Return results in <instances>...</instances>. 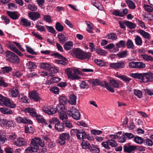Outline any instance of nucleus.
<instances>
[{
    "label": "nucleus",
    "mask_w": 153,
    "mask_h": 153,
    "mask_svg": "<svg viewBox=\"0 0 153 153\" xmlns=\"http://www.w3.org/2000/svg\"><path fill=\"white\" fill-rule=\"evenodd\" d=\"M143 73H134L132 74L131 76L133 78L137 79H142Z\"/></svg>",
    "instance_id": "obj_46"
},
{
    "label": "nucleus",
    "mask_w": 153,
    "mask_h": 153,
    "mask_svg": "<svg viewBox=\"0 0 153 153\" xmlns=\"http://www.w3.org/2000/svg\"><path fill=\"white\" fill-rule=\"evenodd\" d=\"M67 113L69 116L72 117L75 120H78L80 119L81 116L80 113L75 108H71L68 111Z\"/></svg>",
    "instance_id": "obj_5"
},
{
    "label": "nucleus",
    "mask_w": 153,
    "mask_h": 153,
    "mask_svg": "<svg viewBox=\"0 0 153 153\" xmlns=\"http://www.w3.org/2000/svg\"><path fill=\"white\" fill-rule=\"evenodd\" d=\"M89 150L92 153H99L100 151L99 148L94 146H92L89 147Z\"/></svg>",
    "instance_id": "obj_48"
},
{
    "label": "nucleus",
    "mask_w": 153,
    "mask_h": 153,
    "mask_svg": "<svg viewBox=\"0 0 153 153\" xmlns=\"http://www.w3.org/2000/svg\"><path fill=\"white\" fill-rule=\"evenodd\" d=\"M128 7L132 9H134L136 7L134 3L131 0H126V1Z\"/></svg>",
    "instance_id": "obj_32"
},
{
    "label": "nucleus",
    "mask_w": 153,
    "mask_h": 153,
    "mask_svg": "<svg viewBox=\"0 0 153 153\" xmlns=\"http://www.w3.org/2000/svg\"><path fill=\"white\" fill-rule=\"evenodd\" d=\"M79 86L81 88H88V83L84 81H82L80 83Z\"/></svg>",
    "instance_id": "obj_58"
},
{
    "label": "nucleus",
    "mask_w": 153,
    "mask_h": 153,
    "mask_svg": "<svg viewBox=\"0 0 153 153\" xmlns=\"http://www.w3.org/2000/svg\"><path fill=\"white\" fill-rule=\"evenodd\" d=\"M153 78V74L151 72L143 73L142 81L144 82H147Z\"/></svg>",
    "instance_id": "obj_10"
},
{
    "label": "nucleus",
    "mask_w": 153,
    "mask_h": 153,
    "mask_svg": "<svg viewBox=\"0 0 153 153\" xmlns=\"http://www.w3.org/2000/svg\"><path fill=\"white\" fill-rule=\"evenodd\" d=\"M79 130H81L82 131V133L80 134H79V135L80 138H77L78 139L81 140V139L83 140L86 138V133L85 131L83 129H80Z\"/></svg>",
    "instance_id": "obj_60"
},
{
    "label": "nucleus",
    "mask_w": 153,
    "mask_h": 153,
    "mask_svg": "<svg viewBox=\"0 0 153 153\" xmlns=\"http://www.w3.org/2000/svg\"><path fill=\"white\" fill-rule=\"evenodd\" d=\"M98 85H100L102 87L105 86L107 90L112 93H114L115 91L114 89L111 88L110 87L109 84L106 81L103 82L100 81Z\"/></svg>",
    "instance_id": "obj_17"
},
{
    "label": "nucleus",
    "mask_w": 153,
    "mask_h": 153,
    "mask_svg": "<svg viewBox=\"0 0 153 153\" xmlns=\"http://www.w3.org/2000/svg\"><path fill=\"white\" fill-rule=\"evenodd\" d=\"M107 142L109 145L110 146L112 147H116L117 145V144L115 141L112 139H111L107 140Z\"/></svg>",
    "instance_id": "obj_51"
},
{
    "label": "nucleus",
    "mask_w": 153,
    "mask_h": 153,
    "mask_svg": "<svg viewBox=\"0 0 153 153\" xmlns=\"http://www.w3.org/2000/svg\"><path fill=\"white\" fill-rule=\"evenodd\" d=\"M36 27L38 31L40 32H45L46 30L45 27L41 25H36Z\"/></svg>",
    "instance_id": "obj_59"
},
{
    "label": "nucleus",
    "mask_w": 153,
    "mask_h": 153,
    "mask_svg": "<svg viewBox=\"0 0 153 153\" xmlns=\"http://www.w3.org/2000/svg\"><path fill=\"white\" fill-rule=\"evenodd\" d=\"M40 68L46 70L49 69L51 67L50 64L47 63H41L39 65Z\"/></svg>",
    "instance_id": "obj_35"
},
{
    "label": "nucleus",
    "mask_w": 153,
    "mask_h": 153,
    "mask_svg": "<svg viewBox=\"0 0 153 153\" xmlns=\"http://www.w3.org/2000/svg\"><path fill=\"white\" fill-rule=\"evenodd\" d=\"M125 152L128 153H134V152L136 150V146L131 145L130 143L125 145L123 147Z\"/></svg>",
    "instance_id": "obj_7"
},
{
    "label": "nucleus",
    "mask_w": 153,
    "mask_h": 153,
    "mask_svg": "<svg viewBox=\"0 0 153 153\" xmlns=\"http://www.w3.org/2000/svg\"><path fill=\"white\" fill-rule=\"evenodd\" d=\"M117 77L120 78V79L122 80L124 82H125L126 83L129 82L131 80V79L129 77L127 76H126L123 75H118L117 76Z\"/></svg>",
    "instance_id": "obj_27"
},
{
    "label": "nucleus",
    "mask_w": 153,
    "mask_h": 153,
    "mask_svg": "<svg viewBox=\"0 0 153 153\" xmlns=\"http://www.w3.org/2000/svg\"><path fill=\"white\" fill-rule=\"evenodd\" d=\"M56 109V112L58 111L59 114L65 113L67 111L64 105L61 104H58Z\"/></svg>",
    "instance_id": "obj_20"
},
{
    "label": "nucleus",
    "mask_w": 153,
    "mask_h": 153,
    "mask_svg": "<svg viewBox=\"0 0 153 153\" xmlns=\"http://www.w3.org/2000/svg\"><path fill=\"white\" fill-rule=\"evenodd\" d=\"M127 47L128 49L134 50V45L132 41L129 39H128L126 42Z\"/></svg>",
    "instance_id": "obj_33"
},
{
    "label": "nucleus",
    "mask_w": 153,
    "mask_h": 153,
    "mask_svg": "<svg viewBox=\"0 0 153 153\" xmlns=\"http://www.w3.org/2000/svg\"><path fill=\"white\" fill-rule=\"evenodd\" d=\"M55 28L59 32H61L64 30V27L59 22H57L56 23Z\"/></svg>",
    "instance_id": "obj_41"
},
{
    "label": "nucleus",
    "mask_w": 153,
    "mask_h": 153,
    "mask_svg": "<svg viewBox=\"0 0 153 153\" xmlns=\"http://www.w3.org/2000/svg\"><path fill=\"white\" fill-rule=\"evenodd\" d=\"M59 117L60 119L62 120H66L68 119V116L65 113L59 114Z\"/></svg>",
    "instance_id": "obj_63"
},
{
    "label": "nucleus",
    "mask_w": 153,
    "mask_h": 153,
    "mask_svg": "<svg viewBox=\"0 0 153 153\" xmlns=\"http://www.w3.org/2000/svg\"><path fill=\"white\" fill-rule=\"evenodd\" d=\"M26 66L28 69H34L36 67L35 64L31 61H29L26 64Z\"/></svg>",
    "instance_id": "obj_49"
},
{
    "label": "nucleus",
    "mask_w": 153,
    "mask_h": 153,
    "mask_svg": "<svg viewBox=\"0 0 153 153\" xmlns=\"http://www.w3.org/2000/svg\"><path fill=\"white\" fill-rule=\"evenodd\" d=\"M8 95L11 97L15 98L18 96L19 92L18 88L14 87L9 91Z\"/></svg>",
    "instance_id": "obj_14"
},
{
    "label": "nucleus",
    "mask_w": 153,
    "mask_h": 153,
    "mask_svg": "<svg viewBox=\"0 0 153 153\" xmlns=\"http://www.w3.org/2000/svg\"><path fill=\"white\" fill-rule=\"evenodd\" d=\"M25 112L26 113H29L30 115L33 117H35L37 115L36 110L31 107L26 108L25 109Z\"/></svg>",
    "instance_id": "obj_18"
},
{
    "label": "nucleus",
    "mask_w": 153,
    "mask_h": 153,
    "mask_svg": "<svg viewBox=\"0 0 153 153\" xmlns=\"http://www.w3.org/2000/svg\"><path fill=\"white\" fill-rule=\"evenodd\" d=\"M82 130H78L77 129H72L71 131V135L76 134V137L77 138H80L79 135V134L82 133Z\"/></svg>",
    "instance_id": "obj_31"
},
{
    "label": "nucleus",
    "mask_w": 153,
    "mask_h": 153,
    "mask_svg": "<svg viewBox=\"0 0 153 153\" xmlns=\"http://www.w3.org/2000/svg\"><path fill=\"white\" fill-rule=\"evenodd\" d=\"M94 62L100 66H103L106 65V62L101 59H95Z\"/></svg>",
    "instance_id": "obj_42"
},
{
    "label": "nucleus",
    "mask_w": 153,
    "mask_h": 153,
    "mask_svg": "<svg viewBox=\"0 0 153 153\" xmlns=\"http://www.w3.org/2000/svg\"><path fill=\"white\" fill-rule=\"evenodd\" d=\"M134 140L136 143L139 144H142L144 142L143 139L138 136L135 137L134 138Z\"/></svg>",
    "instance_id": "obj_44"
},
{
    "label": "nucleus",
    "mask_w": 153,
    "mask_h": 153,
    "mask_svg": "<svg viewBox=\"0 0 153 153\" xmlns=\"http://www.w3.org/2000/svg\"><path fill=\"white\" fill-rule=\"evenodd\" d=\"M136 45L138 46L141 45L142 44V40L140 37L138 36H136L134 39Z\"/></svg>",
    "instance_id": "obj_38"
},
{
    "label": "nucleus",
    "mask_w": 153,
    "mask_h": 153,
    "mask_svg": "<svg viewBox=\"0 0 153 153\" xmlns=\"http://www.w3.org/2000/svg\"><path fill=\"white\" fill-rule=\"evenodd\" d=\"M20 24L21 25L25 26H30L31 25V23L28 19L23 18H21Z\"/></svg>",
    "instance_id": "obj_25"
},
{
    "label": "nucleus",
    "mask_w": 153,
    "mask_h": 153,
    "mask_svg": "<svg viewBox=\"0 0 153 153\" xmlns=\"http://www.w3.org/2000/svg\"><path fill=\"white\" fill-rule=\"evenodd\" d=\"M35 117L39 123H42L44 122L45 119L40 115L37 114L36 116Z\"/></svg>",
    "instance_id": "obj_62"
},
{
    "label": "nucleus",
    "mask_w": 153,
    "mask_h": 153,
    "mask_svg": "<svg viewBox=\"0 0 153 153\" xmlns=\"http://www.w3.org/2000/svg\"><path fill=\"white\" fill-rule=\"evenodd\" d=\"M140 56L144 60L147 62L153 61V57L147 54H141Z\"/></svg>",
    "instance_id": "obj_30"
},
{
    "label": "nucleus",
    "mask_w": 153,
    "mask_h": 153,
    "mask_svg": "<svg viewBox=\"0 0 153 153\" xmlns=\"http://www.w3.org/2000/svg\"><path fill=\"white\" fill-rule=\"evenodd\" d=\"M117 63V69L123 68L125 67V63L123 61H120Z\"/></svg>",
    "instance_id": "obj_54"
},
{
    "label": "nucleus",
    "mask_w": 153,
    "mask_h": 153,
    "mask_svg": "<svg viewBox=\"0 0 153 153\" xmlns=\"http://www.w3.org/2000/svg\"><path fill=\"white\" fill-rule=\"evenodd\" d=\"M27 7L29 10L32 11H35L37 9V7L34 4H30L27 5Z\"/></svg>",
    "instance_id": "obj_57"
},
{
    "label": "nucleus",
    "mask_w": 153,
    "mask_h": 153,
    "mask_svg": "<svg viewBox=\"0 0 153 153\" xmlns=\"http://www.w3.org/2000/svg\"><path fill=\"white\" fill-rule=\"evenodd\" d=\"M54 121L55 130L59 131H63L65 128L64 124L60 123L59 120L56 118H54Z\"/></svg>",
    "instance_id": "obj_9"
},
{
    "label": "nucleus",
    "mask_w": 153,
    "mask_h": 153,
    "mask_svg": "<svg viewBox=\"0 0 153 153\" xmlns=\"http://www.w3.org/2000/svg\"><path fill=\"white\" fill-rule=\"evenodd\" d=\"M123 135L126 139H130L134 137V135L131 133L123 132Z\"/></svg>",
    "instance_id": "obj_50"
},
{
    "label": "nucleus",
    "mask_w": 153,
    "mask_h": 153,
    "mask_svg": "<svg viewBox=\"0 0 153 153\" xmlns=\"http://www.w3.org/2000/svg\"><path fill=\"white\" fill-rule=\"evenodd\" d=\"M0 111L4 114H11L13 111L10 109H8L6 108H0Z\"/></svg>",
    "instance_id": "obj_29"
},
{
    "label": "nucleus",
    "mask_w": 153,
    "mask_h": 153,
    "mask_svg": "<svg viewBox=\"0 0 153 153\" xmlns=\"http://www.w3.org/2000/svg\"><path fill=\"white\" fill-rule=\"evenodd\" d=\"M12 75L14 78H19L21 77L23 74L19 71L16 70L13 72Z\"/></svg>",
    "instance_id": "obj_36"
},
{
    "label": "nucleus",
    "mask_w": 153,
    "mask_h": 153,
    "mask_svg": "<svg viewBox=\"0 0 153 153\" xmlns=\"http://www.w3.org/2000/svg\"><path fill=\"white\" fill-rule=\"evenodd\" d=\"M29 18L33 21H35L41 17L40 14L37 12H30L28 13Z\"/></svg>",
    "instance_id": "obj_11"
},
{
    "label": "nucleus",
    "mask_w": 153,
    "mask_h": 153,
    "mask_svg": "<svg viewBox=\"0 0 153 153\" xmlns=\"http://www.w3.org/2000/svg\"><path fill=\"white\" fill-rule=\"evenodd\" d=\"M138 33L142 35L145 39H150V36L149 34L145 31L141 30L139 29L138 30Z\"/></svg>",
    "instance_id": "obj_24"
},
{
    "label": "nucleus",
    "mask_w": 153,
    "mask_h": 153,
    "mask_svg": "<svg viewBox=\"0 0 153 153\" xmlns=\"http://www.w3.org/2000/svg\"><path fill=\"white\" fill-rule=\"evenodd\" d=\"M3 102L1 105H4L6 107H8L10 108H13L16 107V104L13 102L11 101L10 99L7 97H4V99H3Z\"/></svg>",
    "instance_id": "obj_6"
},
{
    "label": "nucleus",
    "mask_w": 153,
    "mask_h": 153,
    "mask_svg": "<svg viewBox=\"0 0 153 153\" xmlns=\"http://www.w3.org/2000/svg\"><path fill=\"white\" fill-rule=\"evenodd\" d=\"M73 42L71 41H69L66 42L63 45V47L66 51H69L73 47Z\"/></svg>",
    "instance_id": "obj_23"
},
{
    "label": "nucleus",
    "mask_w": 153,
    "mask_h": 153,
    "mask_svg": "<svg viewBox=\"0 0 153 153\" xmlns=\"http://www.w3.org/2000/svg\"><path fill=\"white\" fill-rule=\"evenodd\" d=\"M143 8L145 11L149 12H152L153 11V8L149 5L144 4Z\"/></svg>",
    "instance_id": "obj_52"
},
{
    "label": "nucleus",
    "mask_w": 153,
    "mask_h": 153,
    "mask_svg": "<svg viewBox=\"0 0 153 153\" xmlns=\"http://www.w3.org/2000/svg\"><path fill=\"white\" fill-rule=\"evenodd\" d=\"M70 100L68 102L72 105L76 104V97L74 94H72L70 96Z\"/></svg>",
    "instance_id": "obj_26"
},
{
    "label": "nucleus",
    "mask_w": 153,
    "mask_h": 153,
    "mask_svg": "<svg viewBox=\"0 0 153 153\" xmlns=\"http://www.w3.org/2000/svg\"><path fill=\"white\" fill-rule=\"evenodd\" d=\"M136 68H143L146 67V65L142 62H136Z\"/></svg>",
    "instance_id": "obj_56"
},
{
    "label": "nucleus",
    "mask_w": 153,
    "mask_h": 153,
    "mask_svg": "<svg viewBox=\"0 0 153 153\" xmlns=\"http://www.w3.org/2000/svg\"><path fill=\"white\" fill-rule=\"evenodd\" d=\"M116 46L117 48H120L121 47H125L126 46V42L124 40H120L119 42L117 43L116 44ZM119 49L117 48V51Z\"/></svg>",
    "instance_id": "obj_43"
},
{
    "label": "nucleus",
    "mask_w": 153,
    "mask_h": 153,
    "mask_svg": "<svg viewBox=\"0 0 153 153\" xmlns=\"http://www.w3.org/2000/svg\"><path fill=\"white\" fill-rule=\"evenodd\" d=\"M27 144L26 141L22 137L17 138L14 144L17 146H22Z\"/></svg>",
    "instance_id": "obj_15"
},
{
    "label": "nucleus",
    "mask_w": 153,
    "mask_h": 153,
    "mask_svg": "<svg viewBox=\"0 0 153 153\" xmlns=\"http://www.w3.org/2000/svg\"><path fill=\"white\" fill-rule=\"evenodd\" d=\"M42 110L45 113L49 115H52L56 113V108H54L51 105L45 106L43 108Z\"/></svg>",
    "instance_id": "obj_8"
},
{
    "label": "nucleus",
    "mask_w": 153,
    "mask_h": 153,
    "mask_svg": "<svg viewBox=\"0 0 153 153\" xmlns=\"http://www.w3.org/2000/svg\"><path fill=\"white\" fill-rule=\"evenodd\" d=\"M133 93L138 98H141L142 97V92L141 91L137 89H134V90Z\"/></svg>",
    "instance_id": "obj_45"
},
{
    "label": "nucleus",
    "mask_w": 153,
    "mask_h": 153,
    "mask_svg": "<svg viewBox=\"0 0 153 153\" xmlns=\"http://www.w3.org/2000/svg\"><path fill=\"white\" fill-rule=\"evenodd\" d=\"M2 71L4 73H8L12 71L13 68L10 66H4L1 68Z\"/></svg>",
    "instance_id": "obj_47"
},
{
    "label": "nucleus",
    "mask_w": 153,
    "mask_h": 153,
    "mask_svg": "<svg viewBox=\"0 0 153 153\" xmlns=\"http://www.w3.org/2000/svg\"><path fill=\"white\" fill-rule=\"evenodd\" d=\"M81 145L82 148L85 149H88L91 147L90 144L88 142H83L82 143Z\"/></svg>",
    "instance_id": "obj_55"
},
{
    "label": "nucleus",
    "mask_w": 153,
    "mask_h": 153,
    "mask_svg": "<svg viewBox=\"0 0 153 153\" xmlns=\"http://www.w3.org/2000/svg\"><path fill=\"white\" fill-rule=\"evenodd\" d=\"M61 59L62 60H56L55 61V62L58 64L62 65H67L68 63V61L65 58H65Z\"/></svg>",
    "instance_id": "obj_28"
},
{
    "label": "nucleus",
    "mask_w": 153,
    "mask_h": 153,
    "mask_svg": "<svg viewBox=\"0 0 153 153\" xmlns=\"http://www.w3.org/2000/svg\"><path fill=\"white\" fill-rule=\"evenodd\" d=\"M74 54L76 58L80 59H88L91 56V53L89 52H84L79 48H75L73 50Z\"/></svg>",
    "instance_id": "obj_2"
},
{
    "label": "nucleus",
    "mask_w": 153,
    "mask_h": 153,
    "mask_svg": "<svg viewBox=\"0 0 153 153\" xmlns=\"http://www.w3.org/2000/svg\"><path fill=\"white\" fill-rule=\"evenodd\" d=\"M31 144L32 145H37L39 146L40 145L41 147L44 146V143L42 140H41L39 138H35L32 139L31 140Z\"/></svg>",
    "instance_id": "obj_16"
},
{
    "label": "nucleus",
    "mask_w": 153,
    "mask_h": 153,
    "mask_svg": "<svg viewBox=\"0 0 153 153\" xmlns=\"http://www.w3.org/2000/svg\"><path fill=\"white\" fill-rule=\"evenodd\" d=\"M29 97L31 99H33L38 102L41 100L39 96V94L36 91H33L29 93Z\"/></svg>",
    "instance_id": "obj_12"
},
{
    "label": "nucleus",
    "mask_w": 153,
    "mask_h": 153,
    "mask_svg": "<svg viewBox=\"0 0 153 153\" xmlns=\"http://www.w3.org/2000/svg\"><path fill=\"white\" fill-rule=\"evenodd\" d=\"M59 101L60 104L64 105L67 103L68 99L66 97L61 96L59 97Z\"/></svg>",
    "instance_id": "obj_39"
},
{
    "label": "nucleus",
    "mask_w": 153,
    "mask_h": 153,
    "mask_svg": "<svg viewBox=\"0 0 153 153\" xmlns=\"http://www.w3.org/2000/svg\"><path fill=\"white\" fill-rule=\"evenodd\" d=\"M16 122L19 123H29L31 124L33 123L29 119H28L27 117H18L15 118Z\"/></svg>",
    "instance_id": "obj_13"
},
{
    "label": "nucleus",
    "mask_w": 153,
    "mask_h": 153,
    "mask_svg": "<svg viewBox=\"0 0 153 153\" xmlns=\"http://www.w3.org/2000/svg\"><path fill=\"white\" fill-rule=\"evenodd\" d=\"M125 24L130 29H134L135 28L136 26V25L135 24L128 21H126Z\"/></svg>",
    "instance_id": "obj_40"
},
{
    "label": "nucleus",
    "mask_w": 153,
    "mask_h": 153,
    "mask_svg": "<svg viewBox=\"0 0 153 153\" xmlns=\"http://www.w3.org/2000/svg\"><path fill=\"white\" fill-rule=\"evenodd\" d=\"M70 138L69 134L67 133H64L60 134L57 140V143L60 145L65 144L66 140L68 141Z\"/></svg>",
    "instance_id": "obj_4"
},
{
    "label": "nucleus",
    "mask_w": 153,
    "mask_h": 153,
    "mask_svg": "<svg viewBox=\"0 0 153 153\" xmlns=\"http://www.w3.org/2000/svg\"><path fill=\"white\" fill-rule=\"evenodd\" d=\"M45 26L49 32L52 33H55L56 31L52 26H49L47 25H45Z\"/></svg>",
    "instance_id": "obj_64"
},
{
    "label": "nucleus",
    "mask_w": 153,
    "mask_h": 153,
    "mask_svg": "<svg viewBox=\"0 0 153 153\" xmlns=\"http://www.w3.org/2000/svg\"><path fill=\"white\" fill-rule=\"evenodd\" d=\"M128 55L127 51H125L119 52L117 54V56L120 58H126Z\"/></svg>",
    "instance_id": "obj_34"
},
{
    "label": "nucleus",
    "mask_w": 153,
    "mask_h": 153,
    "mask_svg": "<svg viewBox=\"0 0 153 153\" xmlns=\"http://www.w3.org/2000/svg\"><path fill=\"white\" fill-rule=\"evenodd\" d=\"M100 80L98 79H93L89 80V83L94 86L98 85Z\"/></svg>",
    "instance_id": "obj_53"
},
{
    "label": "nucleus",
    "mask_w": 153,
    "mask_h": 153,
    "mask_svg": "<svg viewBox=\"0 0 153 153\" xmlns=\"http://www.w3.org/2000/svg\"><path fill=\"white\" fill-rule=\"evenodd\" d=\"M65 71L68 78L71 79L78 80L81 78L80 77L78 76V75L81 72L78 69L67 68L65 69Z\"/></svg>",
    "instance_id": "obj_1"
},
{
    "label": "nucleus",
    "mask_w": 153,
    "mask_h": 153,
    "mask_svg": "<svg viewBox=\"0 0 153 153\" xmlns=\"http://www.w3.org/2000/svg\"><path fill=\"white\" fill-rule=\"evenodd\" d=\"M112 14L116 16L123 17V15L122 14V12L119 10H115L112 13Z\"/></svg>",
    "instance_id": "obj_61"
},
{
    "label": "nucleus",
    "mask_w": 153,
    "mask_h": 153,
    "mask_svg": "<svg viewBox=\"0 0 153 153\" xmlns=\"http://www.w3.org/2000/svg\"><path fill=\"white\" fill-rule=\"evenodd\" d=\"M6 59L11 62L19 63V57L14 53L10 51H7L6 53Z\"/></svg>",
    "instance_id": "obj_3"
},
{
    "label": "nucleus",
    "mask_w": 153,
    "mask_h": 153,
    "mask_svg": "<svg viewBox=\"0 0 153 153\" xmlns=\"http://www.w3.org/2000/svg\"><path fill=\"white\" fill-rule=\"evenodd\" d=\"M59 41L60 43L63 44L68 39V38L65 35L59 33L58 35Z\"/></svg>",
    "instance_id": "obj_22"
},
{
    "label": "nucleus",
    "mask_w": 153,
    "mask_h": 153,
    "mask_svg": "<svg viewBox=\"0 0 153 153\" xmlns=\"http://www.w3.org/2000/svg\"><path fill=\"white\" fill-rule=\"evenodd\" d=\"M109 39H111L113 40H116L117 38V35L114 33H109L106 36Z\"/></svg>",
    "instance_id": "obj_37"
},
{
    "label": "nucleus",
    "mask_w": 153,
    "mask_h": 153,
    "mask_svg": "<svg viewBox=\"0 0 153 153\" xmlns=\"http://www.w3.org/2000/svg\"><path fill=\"white\" fill-rule=\"evenodd\" d=\"M110 87L112 88H118L119 87V85L117 81L115 79H110L109 81Z\"/></svg>",
    "instance_id": "obj_21"
},
{
    "label": "nucleus",
    "mask_w": 153,
    "mask_h": 153,
    "mask_svg": "<svg viewBox=\"0 0 153 153\" xmlns=\"http://www.w3.org/2000/svg\"><path fill=\"white\" fill-rule=\"evenodd\" d=\"M7 13L10 18L13 20L17 19L19 17V16L18 15V13L17 12L7 11Z\"/></svg>",
    "instance_id": "obj_19"
}]
</instances>
